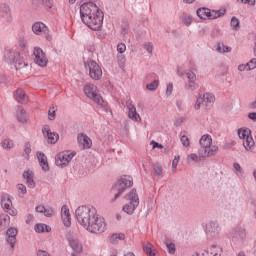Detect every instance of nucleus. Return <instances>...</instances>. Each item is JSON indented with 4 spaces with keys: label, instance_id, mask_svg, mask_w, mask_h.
Instances as JSON below:
<instances>
[{
    "label": "nucleus",
    "instance_id": "nucleus-1",
    "mask_svg": "<svg viewBox=\"0 0 256 256\" xmlns=\"http://www.w3.org/2000/svg\"><path fill=\"white\" fill-rule=\"evenodd\" d=\"M76 219L86 231L90 233H103L105 231V218L97 214L93 206H79L75 212Z\"/></svg>",
    "mask_w": 256,
    "mask_h": 256
},
{
    "label": "nucleus",
    "instance_id": "nucleus-2",
    "mask_svg": "<svg viewBox=\"0 0 256 256\" xmlns=\"http://www.w3.org/2000/svg\"><path fill=\"white\" fill-rule=\"evenodd\" d=\"M80 17L83 24L92 31L101 29L103 25V11L93 2H85L80 6Z\"/></svg>",
    "mask_w": 256,
    "mask_h": 256
},
{
    "label": "nucleus",
    "instance_id": "nucleus-3",
    "mask_svg": "<svg viewBox=\"0 0 256 256\" xmlns=\"http://www.w3.org/2000/svg\"><path fill=\"white\" fill-rule=\"evenodd\" d=\"M133 187V178L131 176L121 177L111 188V195H114V198L111 200V203H115L123 193L125 189Z\"/></svg>",
    "mask_w": 256,
    "mask_h": 256
},
{
    "label": "nucleus",
    "instance_id": "nucleus-4",
    "mask_svg": "<svg viewBox=\"0 0 256 256\" xmlns=\"http://www.w3.org/2000/svg\"><path fill=\"white\" fill-rule=\"evenodd\" d=\"M126 201H130L129 204H125L122 208L127 215H133L135 209L139 207V195H137V189L133 188L128 194L124 196Z\"/></svg>",
    "mask_w": 256,
    "mask_h": 256
},
{
    "label": "nucleus",
    "instance_id": "nucleus-5",
    "mask_svg": "<svg viewBox=\"0 0 256 256\" xmlns=\"http://www.w3.org/2000/svg\"><path fill=\"white\" fill-rule=\"evenodd\" d=\"M239 139H243V146L246 151H251L255 147V140L251 136V129L249 128H240L238 129Z\"/></svg>",
    "mask_w": 256,
    "mask_h": 256
},
{
    "label": "nucleus",
    "instance_id": "nucleus-6",
    "mask_svg": "<svg viewBox=\"0 0 256 256\" xmlns=\"http://www.w3.org/2000/svg\"><path fill=\"white\" fill-rule=\"evenodd\" d=\"M84 93L88 99H92V101L97 103V105H103V103H105L103 97H101V94H99V89H97V86L93 84H87L84 87Z\"/></svg>",
    "mask_w": 256,
    "mask_h": 256
},
{
    "label": "nucleus",
    "instance_id": "nucleus-7",
    "mask_svg": "<svg viewBox=\"0 0 256 256\" xmlns=\"http://www.w3.org/2000/svg\"><path fill=\"white\" fill-rule=\"evenodd\" d=\"M85 67L89 70V76L94 81H99L101 77H103V70H101V66L97 64L94 60H89L85 63Z\"/></svg>",
    "mask_w": 256,
    "mask_h": 256
},
{
    "label": "nucleus",
    "instance_id": "nucleus-8",
    "mask_svg": "<svg viewBox=\"0 0 256 256\" xmlns=\"http://www.w3.org/2000/svg\"><path fill=\"white\" fill-rule=\"evenodd\" d=\"M76 155V152H61L55 157V163L57 167H67V165H69L71 162V159H73V157Z\"/></svg>",
    "mask_w": 256,
    "mask_h": 256
},
{
    "label": "nucleus",
    "instance_id": "nucleus-9",
    "mask_svg": "<svg viewBox=\"0 0 256 256\" xmlns=\"http://www.w3.org/2000/svg\"><path fill=\"white\" fill-rule=\"evenodd\" d=\"M199 143L201 147L199 149V157H207V150L211 147L213 139L209 134H205L201 137Z\"/></svg>",
    "mask_w": 256,
    "mask_h": 256
},
{
    "label": "nucleus",
    "instance_id": "nucleus-10",
    "mask_svg": "<svg viewBox=\"0 0 256 256\" xmlns=\"http://www.w3.org/2000/svg\"><path fill=\"white\" fill-rule=\"evenodd\" d=\"M34 56V61L36 65H39V67H47V63L49 62V60H47V57L45 56V52H43V49L35 48Z\"/></svg>",
    "mask_w": 256,
    "mask_h": 256
},
{
    "label": "nucleus",
    "instance_id": "nucleus-11",
    "mask_svg": "<svg viewBox=\"0 0 256 256\" xmlns=\"http://www.w3.org/2000/svg\"><path fill=\"white\" fill-rule=\"evenodd\" d=\"M220 231H221V228L219 227V224L216 222H209L206 225V235L208 239H213L217 237Z\"/></svg>",
    "mask_w": 256,
    "mask_h": 256
},
{
    "label": "nucleus",
    "instance_id": "nucleus-12",
    "mask_svg": "<svg viewBox=\"0 0 256 256\" xmlns=\"http://www.w3.org/2000/svg\"><path fill=\"white\" fill-rule=\"evenodd\" d=\"M42 133L44 137L47 139V143H50L51 145L59 141V134L56 132H51V129L49 128V126H45L42 129Z\"/></svg>",
    "mask_w": 256,
    "mask_h": 256
},
{
    "label": "nucleus",
    "instance_id": "nucleus-13",
    "mask_svg": "<svg viewBox=\"0 0 256 256\" xmlns=\"http://www.w3.org/2000/svg\"><path fill=\"white\" fill-rule=\"evenodd\" d=\"M17 233H18V230L17 228H8L7 231H6V241L7 243H9L11 249H15V243H17Z\"/></svg>",
    "mask_w": 256,
    "mask_h": 256
},
{
    "label": "nucleus",
    "instance_id": "nucleus-14",
    "mask_svg": "<svg viewBox=\"0 0 256 256\" xmlns=\"http://www.w3.org/2000/svg\"><path fill=\"white\" fill-rule=\"evenodd\" d=\"M77 141L80 149H91L93 142L86 134H78Z\"/></svg>",
    "mask_w": 256,
    "mask_h": 256
},
{
    "label": "nucleus",
    "instance_id": "nucleus-15",
    "mask_svg": "<svg viewBox=\"0 0 256 256\" xmlns=\"http://www.w3.org/2000/svg\"><path fill=\"white\" fill-rule=\"evenodd\" d=\"M13 57V63L16 71H21V69H25V67H27V63H25V60L21 57L19 52H14Z\"/></svg>",
    "mask_w": 256,
    "mask_h": 256
},
{
    "label": "nucleus",
    "instance_id": "nucleus-16",
    "mask_svg": "<svg viewBox=\"0 0 256 256\" xmlns=\"http://www.w3.org/2000/svg\"><path fill=\"white\" fill-rule=\"evenodd\" d=\"M32 31L35 35H47L49 33V28L43 22H35L32 25Z\"/></svg>",
    "mask_w": 256,
    "mask_h": 256
},
{
    "label": "nucleus",
    "instance_id": "nucleus-17",
    "mask_svg": "<svg viewBox=\"0 0 256 256\" xmlns=\"http://www.w3.org/2000/svg\"><path fill=\"white\" fill-rule=\"evenodd\" d=\"M202 99H203L205 109L207 111H209V109H211V107H213V105L215 103V95H213L211 93H205L203 95Z\"/></svg>",
    "mask_w": 256,
    "mask_h": 256
},
{
    "label": "nucleus",
    "instance_id": "nucleus-18",
    "mask_svg": "<svg viewBox=\"0 0 256 256\" xmlns=\"http://www.w3.org/2000/svg\"><path fill=\"white\" fill-rule=\"evenodd\" d=\"M245 239V229L241 227H236L232 232L233 241H243Z\"/></svg>",
    "mask_w": 256,
    "mask_h": 256
},
{
    "label": "nucleus",
    "instance_id": "nucleus-19",
    "mask_svg": "<svg viewBox=\"0 0 256 256\" xmlns=\"http://www.w3.org/2000/svg\"><path fill=\"white\" fill-rule=\"evenodd\" d=\"M128 107V117L129 119H132V121H139V119H141V117L139 116V114L137 113V108H135V105H133L132 103H129L127 105Z\"/></svg>",
    "mask_w": 256,
    "mask_h": 256
},
{
    "label": "nucleus",
    "instance_id": "nucleus-20",
    "mask_svg": "<svg viewBox=\"0 0 256 256\" xmlns=\"http://www.w3.org/2000/svg\"><path fill=\"white\" fill-rule=\"evenodd\" d=\"M14 97L18 103H22V105H25L29 100L27 99V95L25 94V91L22 89H17L14 93Z\"/></svg>",
    "mask_w": 256,
    "mask_h": 256
},
{
    "label": "nucleus",
    "instance_id": "nucleus-21",
    "mask_svg": "<svg viewBox=\"0 0 256 256\" xmlns=\"http://www.w3.org/2000/svg\"><path fill=\"white\" fill-rule=\"evenodd\" d=\"M69 245L71 249H73V251L76 252L78 255L83 253V244H81L79 240L71 239L69 240Z\"/></svg>",
    "mask_w": 256,
    "mask_h": 256
},
{
    "label": "nucleus",
    "instance_id": "nucleus-22",
    "mask_svg": "<svg viewBox=\"0 0 256 256\" xmlns=\"http://www.w3.org/2000/svg\"><path fill=\"white\" fill-rule=\"evenodd\" d=\"M1 207L4 209V211H7V209H11V207H13V202L8 194H4L1 197Z\"/></svg>",
    "mask_w": 256,
    "mask_h": 256
},
{
    "label": "nucleus",
    "instance_id": "nucleus-23",
    "mask_svg": "<svg viewBox=\"0 0 256 256\" xmlns=\"http://www.w3.org/2000/svg\"><path fill=\"white\" fill-rule=\"evenodd\" d=\"M37 157L40 167H42V171H49V163L47 162V156H45L43 152H40L37 154Z\"/></svg>",
    "mask_w": 256,
    "mask_h": 256
},
{
    "label": "nucleus",
    "instance_id": "nucleus-24",
    "mask_svg": "<svg viewBox=\"0 0 256 256\" xmlns=\"http://www.w3.org/2000/svg\"><path fill=\"white\" fill-rule=\"evenodd\" d=\"M210 11H211V9L203 7V8H199L196 11V14L200 19L205 20V19H209Z\"/></svg>",
    "mask_w": 256,
    "mask_h": 256
},
{
    "label": "nucleus",
    "instance_id": "nucleus-25",
    "mask_svg": "<svg viewBox=\"0 0 256 256\" xmlns=\"http://www.w3.org/2000/svg\"><path fill=\"white\" fill-rule=\"evenodd\" d=\"M225 13H227L226 9L210 10L209 19H219V17H223Z\"/></svg>",
    "mask_w": 256,
    "mask_h": 256
},
{
    "label": "nucleus",
    "instance_id": "nucleus-26",
    "mask_svg": "<svg viewBox=\"0 0 256 256\" xmlns=\"http://www.w3.org/2000/svg\"><path fill=\"white\" fill-rule=\"evenodd\" d=\"M34 229H35L36 233H45V232L49 233V232H51V226L46 225V224H42V223L36 224L34 226Z\"/></svg>",
    "mask_w": 256,
    "mask_h": 256
},
{
    "label": "nucleus",
    "instance_id": "nucleus-27",
    "mask_svg": "<svg viewBox=\"0 0 256 256\" xmlns=\"http://www.w3.org/2000/svg\"><path fill=\"white\" fill-rule=\"evenodd\" d=\"M17 119L19 123H27V121L29 120V114H27V111L25 110H19L17 112Z\"/></svg>",
    "mask_w": 256,
    "mask_h": 256
},
{
    "label": "nucleus",
    "instance_id": "nucleus-28",
    "mask_svg": "<svg viewBox=\"0 0 256 256\" xmlns=\"http://www.w3.org/2000/svg\"><path fill=\"white\" fill-rule=\"evenodd\" d=\"M186 91H195L196 89H199V84H196L195 81H188V83L185 84Z\"/></svg>",
    "mask_w": 256,
    "mask_h": 256
},
{
    "label": "nucleus",
    "instance_id": "nucleus-29",
    "mask_svg": "<svg viewBox=\"0 0 256 256\" xmlns=\"http://www.w3.org/2000/svg\"><path fill=\"white\" fill-rule=\"evenodd\" d=\"M219 151V147L215 145H210V147L206 151V157H213Z\"/></svg>",
    "mask_w": 256,
    "mask_h": 256
},
{
    "label": "nucleus",
    "instance_id": "nucleus-30",
    "mask_svg": "<svg viewBox=\"0 0 256 256\" xmlns=\"http://www.w3.org/2000/svg\"><path fill=\"white\" fill-rule=\"evenodd\" d=\"M158 87H159V80H154L150 84L146 85V89H148V91H156Z\"/></svg>",
    "mask_w": 256,
    "mask_h": 256
},
{
    "label": "nucleus",
    "instance_id": "nucleus-31",
    "mask_svg": "<svg viewBox=\"0 0 256 256\" xmlns=\"http://www.w3.org/2000/svg\"><path fill=\"white\" fill-rule=\"evenodd\" d=\"M182 23H184V25H191L193 23V16L190 15H184L181 18Z\"/></svg>",
    "mask_w": 256,
    "mask_h": 256
},
{
    "label": "nucleus",
    "instance_id": "nucleus-32",
    "mask_svg": "<svg viewBox=\"0 0 256 256\" xmlns=\"http://www.w3.org/2000/svg\"><path fill=\"white\" fill-rule=\"evenodd\" d=\"M165 245L168 249V253H170V255H175V251H176L175 243L165 242Z\"/></svg>",
    "mask_w": 256,
    "mask_h": 256
},
{
    "label": "nucleus",
    "instance_id": "nucleus-33",
    "mask_svg": "<svg viewBox=\"0 0 256 256\" xmlns=\"http://www.w3.org/2000/svg\"><path fill=\"white\" fill-rule=\"evenodd\" d=\"M17 189L18 191H21V193H19V197L23 198L25 195H27V187L25 185L18 184Z\"/></svg>",
    "mask_w": 256,
    "mask_h": 256
},
{
    "label": "nucleus",
    "instance_id": "nucleus-34",
    "mask_svg": "<svg viewBox=\"0 0 256 256\" xmlns=\"http://www.w3.org/2000/svg\"><path fill=\"white\" fill-rule=\"evenodd\" d=\"M230 24L234 31H237V29H239V19H237V17H232Z\"/></svg>",
    "mask_w": 256,
    "mask_h": 256
},
{
    "label": "nucleus",
    "instance_id": "nucleus-35",
    "mask_svg": "<svg viewBox=\"0 0 256 256\" xmlns=\"http://www.w3.org/2000/svg\"><path fill=\"white\" fill-rule=\"evenodd\" d=\"M13 140H9V139H5L3 142H2V147L4 149H13Z\"/></svg>",
    "mask_w": 256,
    "mask_h": 256
},
{
    "label": "nucleus",
    "instance_id": "nucleus-36",
    "mask_svg": "<svg viewBox=\"0 0 256 256\" xmlns=\"http://www.w3.org/2000/svg\"><path fill=\"white\" fill-rule=\"evenodd\" d=\"M247 71H253V69H256V58L251 59L247 64Z\"/></svg>",
    "mask_w": 256,
    "mask_h": 256
},
{
    "label": "nucleus",
    "instance_id": "nucleus-37",
    "mask_svg": "<svg viewBox=\"0 0 256 256\" xmlns=\"http://www.w3.org/2000/svg\"><path fill=\"white\" fill-rule=\"evenodd\" d=\"M34 176L33 171H25L22 175L23 179H25L26 183Z\"/></svg>",
    "mask_w": 256,
    "mask_h": 256
},
{
    "label": "nucleus",
    "instance_id": "nucleus-38",
    "mask_svg": "<svg viewBox=\"0 0 256 256\" xmlns=\"http://www.w3.org/2000/svg\"><path fill=\"white\" fill-rule=\"evenodd\" d=\"M153 169H154L155 175H161V173H163V167L159 164H154Z\"/></svg>",
    "mask_w": 256,
    "mask_h": 256
},
{
    "label": "nucleus",
    "instance_id": "nucleus-39",
    "mask_svg": "<svg viewBox=\"0 0 256 256\" xmlns=\"http://www.w3.org/2000/svg\"><path fill=\"white\" fill-rule=\"evenodd\" d=\"M180 141L184 147H189L190 145L189 137H187L186 135H182L180 138Z\"/></svg>",
    "mask_w": 256,
    "mask_h": 256
},
{
    "label": "nucleus",
    "instance_id": "nucleus-40",
    "mask_svg": "<svg viewBox=\"0 0 256 256\" xmlns=\"http://www.w3.org/2000/svg\"><path fill=\"white\" fill-rule=\"evenodd\" d=\"M186 77L188 81H194V82L197 81V75H195L193 71L187 72Z\"/></svg>",
    "mask_w": 256,
    "mask_h": 256
},
{
    "label": "nucleus",
    "instance_id": "nucleus-41",
    "mask_svg": "<svg viewBox=\"0 0 256 256\" xmlns=\"http://www.w3.org/2000/svg\"><path fill=\"white\" fill-rule=\"evenodd\" d=\"M65 227H71V216H62Z\"/></svg>",
    "mask_w": 256,
    "mask_h": 256
},
{
    "label": "nucleus",
    "instance_id": "nucleus-42",
    "mask_svg": "<svg viewBox=\"0 0 256 256\" xmlns=\"http://www.w3.org/2000/svg\"><path fill=\"white\" fill-rule=\"evenodd\" d=\"M115 239H120V241H123L125 239V234L119 233V234H113L111 236V241H115Z\"/></svg>",
    "mask_w": 256,
    "mask_h": 256
},
{
    "label": "nucleus",
    "instance_id": "nucleus-43",
    "mask_svg": "<svg viewBox=\"0 0 256 256\" xmlns=\"http://www.w3.org/2000/svg\"><path fill=\"white\" fill-rule=\"evenodd\" d=\"M201 105H204V103H203V97H199V98L196 100L194 109H196L197 111H199V109H201Z\"/></svg>",
    "mask_w": 256,
    "mask_h": 256
},
{
    "label": "nucleus",
    "instance_id": "nucleus-44",
    "mask_svg": "<svg viewBox=\"0 0 256 256\" xmlns=\"http://www.w3.org/2000/svg\"><path fill=\"white\" fill-rule=\"evenodd\" d=\"M125 51H127V46H125V44L120 43L117 45V52L120 54L125 53Z\"/></svg>",
    "mask_w": 256,
    "mask_h": 256
},
{
    "label": "nucleus",
    "instance_id": "nucleus-45",
    "mask_svg": "<svg viewBox=\"0 0 256 256\" xmlns=\"http://www.w3.org/2000/svg\"><path fill=\"white\" fill-rule=\"evenodd\" d=\"M44 215L45 217H53L55 215V211L53 210V208H49V209H44Z\"/></svg>",
    "mask_w": 256,
    "mask_h": 256
},
{
    "label": "nucleus",
    "instance_id": "nucleus-46",
    "mask_svg": "<svg viewBox=\"0 0 256 256\" xmlns=\"http://www.w3.org/2000/svg\"><path fill=\"white\" fill-rule=\"evenodd\" d=\"M48 119L49 121L55 120V106H52V111H48Z\"/></svg>",
    "mask_w": 256,
    "mask_h": 256
},
{
    "label": "nucleus",
    "instance_id": "nucleus-47",
    "mask_svg": "<svg viewBox=\"0 0 256 256\" xmlns=\"http://www.w3.org/2000/svg\"><path fill=\"white\" fill-rule=\"evenodd\" d=\"M67 216H71V213L69 212V208H67L64 205V206H62L61 217H67Z\"/></svg>",
    "mask_w": 256,
    "mask_h": 256
},
{
    "label": "nucleus",
    "instance_id": "nucleus-48",
    "mask_svg": "<svg viewBox=\"0 0 256 256\" xmlns=\"http://www.w3.org/2000/svg\"><path fill=\"white\" fill-rule=\"evenodd\" d=\"M238 3H243L244 5H249L253 7L255 5V0H237Z\"/></svg>",
    "mask_w": 256,
    "mask_h": 256
},
{
    "label": "nucleus",
    "instance_id": "nucleus-49",
    "mask_svg": "<svg viewBox=\"0 0 256 256\" xmlns=\"http://www.w3.org/2000/svg\"><path fill=\"white\" fill-rule=\"evenodd\" d=\"M42 3L44 7H47L48 9L53 8V0H42Z\"/></svg>",
    "mask_w": 256,
    "mask_h": 256
},
{
    "label": "nucleus",
    "instance_id": "nucleus-50",
    "mask_svg": "<svg viewBox=\"0 0 256 256\" xmlns=\"http://www.w3.org/2000/svg\"><path fill=\"white\" fill-rule=\"evenodd\" d=\"M144 49H146L147 52L151 55V53H153V44L145 43L144 44Z\"/></svg>",
    "mask_w": 256,
    "mask_h": 256
},
{
    "label": "nucleus",
    "instance_id": "nucleus-51",
    "mask_svg": "<svg viewBox=\"0 0 256 256\" xmlns=\"http://www.w3.org/2000/svg\"><path fill=\"white\" fill-rule=\"evenodd\" d=\"M27 187H29V189H35L36 184H35V180L33 179V177L26 183Z\"/></svg>",
    "mask_w": 256,
    "mask_h": 256
},
{
    "label": "nucleus",
    "instance_id": "nucleus-52",
    "mask_svg": "<svg viewBox=\"0 0 256 256\" xmlns=\"http://www.w3.org/2000/svg\"><path fill=\"white\" fill-rule=\"evenodd\" d=\"M117 60H118V63H120L121 65H123L125 63V55L121 54V53H118L117 55Z\"/></svg>",
    "mask_w": 256,
    "mask_h": 256
},
{
    "label": "nucleus",
    "instance_id": "nucleus-53",
    "mask_svg": "<svg viewBox=\"0 0 256 256\" xmlns=\"http://www.w3.org/2000/svg\"><path fill=\"white\" fill-rule=\"evenodd\" d=\"M151 145H153V149H163L162 144H159V142H156L155 140L151 141Z\"/></svg>",
    "mask_w": 256,
    "mask_h": 256
},
{
    "label": "nucleus",
    "instance_id": "nucleus-54",
    "mask_svg": "<svg viewBox=\"0 0 256 256\" xmlns=\"http://www.w3.org/2000/svg\"><path fill=\"white\" fill-rule=\"evenodd\" d=\"M24 153H26L27 155L31 154V144L30 143H26L24 146Z\"/></svg>",
    "mask_w": 256,
    "mask_h": 256
},
{
    "label": "nucleus",
    "instance_id": "nucleus-55",
    "mask_svg": "<svg viewBox=\"0 0 256 256\" xmlns=\"http://www.w3.org/2000/svg\"><path fill=\"white\" fill-rule=\"evenodd\" d=\"M179 156H175L174 160L172 161V167L173 169H177V165H179Z\"/></svg>",
    "mask_w": 256,
    "mask_h": 256
},
{
    "label": "nucleus",
    "instance_id": "nucleus-56",
    "mask_svg": "<svg viewBox=\"0 0 256 256\" xmlns=\"http://www.w3.org/2000/svg\"><path fill=\"white\" fill-rule=\"evenodd\" d=\"M5 211L6 213H9L10 215H12V217H15V215H17V210L13 209V207L6 209Z\"/></svg>",
    "mask_w": 256,
    "mask_h": 256
},
{
    "label": "nucleus",
    "instance_id": "nucleus-57",
    "mask_svg": "<svg viewBox=\"0 0 256 256\" xmlns=\"http://www.w3.org/2000/svg\"><path fill=\"white\" fill-rule=\"evenodd\" d=\"M173 93V84H168L166 89V95L169 96Z\"/></svg>",
    "mask_w": 256,
    "mask_h": 256
},
{
    "label": "nucleus",
    "instance_id": "nucleus-58",
    "mask_svg": "<svg viewBox=\"0 0 256 256\" xmlns=\"http://www.w3.org/2000/svg\"><path fill=\"white\" fill-rule=\"evenodd\" d=\"M233 167H234L235 170L238 171V173H243V168H241V165H239V163L235 162L233 164Z\"/></svg>",
    "mask_w": 256,
    "mask_h": 256
},
{
    "label": "nucleus",
    "instance_id": "nucleus-59",
    "mask_svg": "<svg viewBox=\"0 0 256 256\" xmlns=\"http://www.w3.org/2000/svg\"><path fill=\"white\" fill-rule=\"evenodd\" d=\"M5 223H7V218H0V231H3V227H5Z\"/></svg>",
    "mask_w": 256,
    "mask_h": 256
},
{
    "label": "nucleus",
    "instance_id": "nucleus-60",
    "mask_svg": "<svg viewBox=\"0 0 256 256\" xmlns=\"http://www.w3.org/2000/svg\"><path fill=\"white\" fill-rule=\"evenodd\" d=\"M37 256H51V255L49 254V252L45 250H38Z\"/></svg>",
    "mask_w": 256,
    "mask_h": 256
},
{
    "label": "nucleus",
    "instance_id": "nucleus-61",
    "mask_svg": "<svg viewBox=\"0 0 256 256\" xmlns=\"http://www.w3.org/2000/svg\"><path fill=\"white\" fill-rule=\"evenodd\" d=\"M36 213H45V206H37Z\"/></svg>",
    "mask_w": 256,
    "mask_h": 256
},
{
    "label": "nucleus",
    "instance_id": "nucleus-62",
    "mask_svg": "<svg viewBox=\"0 0 256 256\" xmlns=\"http://www.w3.org/2000/svg\"><path fill=\"white\" fill-rule=\"evenodd\" d=\"M222 47H223L222 49L223 53H231V47L225 46L224 44H222Z\"/></svg>",
    "mask_w": 256,
    "mask_h": 256
},
{
    "label": "nucleus",
    "instance_id": "nucleus-63",
    "mask_svg": "<svg viewBox=\"0 0 256 256\" xmlns=\"http://www.w3.org/2000/svg\"><path fill=\"white\" fill-rule=\"evenodd\" d=\"M248 67H247V64H240L238 66V71H247Z\"/></svg>",
    "mask_w": 256,
    "mask_h": 256
},
{
    "label": "nucleus",
    "instance_id": "nucleus-64",
    "mask_svg": "<svg viewBox=\"0 0 256 256\" xmlns=\"http://www.w3.org/2000/svg\"><path fill=\"white\" fill-rule=\"evenodd\" d=\"M248 118L252 121H256V112H251L248 114Z\"/></svg>",
    "mask_w": 256,
    "mask_h": 256
}]
</instances>
